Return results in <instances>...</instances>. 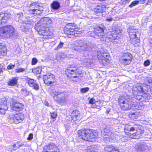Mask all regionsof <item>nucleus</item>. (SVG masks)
<instances>
[{"instance_id": "obj_22", "label": "nucleus", "mask_w": 152, "mask_h": 152, "mask_svg": "<svg viewBox=\"0 0 152 152\" xmlns=\"http://www.w3.org/2000/svg\"><path fill=\"white\" fill-rule=\"evenodd\" d=\"M7 100L5 99L3 101H2L0 103V115L5 114L6 111L8 110L7 105Z\"/></svg>"}, {"instance_id": "obj_32", "label": "nucleus", "mask_w": 152, "mask_h": 152, "mask_svg": "<svg viewBox=\"0 0 152 152\" xmlns=\"http://www.w3.org/2000/svg\"><path fill=\"white\" fill-rule=\"evenodd\" d=\"M50 114L51 119L50 122L52 123L56 120L57 115V113L55 112H50Z\"/></svg>"}, {"instance_id": "obj_48", "label": "nucleus", "mask_w": 152, "mask_h": 152, "mask_svg": "<svg viewBox=\"0 0 152 152\" xmlns=\"http://www.w3.org/2000/svg\"><path fill=\"white\" fill-rule=\"evenodd\" d=\"M113 20L112 18H107L106 19V20L107 21H110Z\"/></svg>"}, {"instance_id": "obj_14", "label": "nucleus", "mask_w": 152, "mask_h": 152, "mask_svg": "<svg viewBox=\"0 0 152 152\" xmlns=\"http://www.w3.org/2000/svg\"><path fill=\"white\" fill-rule=\"evenodd\" d=\"M52 94L54 99L58 103H62L66 101V96L63 92L55 91Z\"/></svg>"}, {"instance_id": "obj_17", "label": "nucleus", "mask_w": 152, "mask_h": 152, "mask_svg": "<svg viewBox=\"0 0 152 152\" xmlns=\"http://www.w3.org/2000/svg\"><path fill=\"white\" fill-rule=\"evenodd\" d=\"M42 152H60V151L59 149L55 143H50L43 146Z\"/></svg>"}, {"instance_id": "obj_42", "label": "nucleus", "mask_w": 152, "mask_h": 152, "mask_svg": "<svg viewBox=\"0 0 152 152\" xmlns=\"http://www.w3.org/2000/svg\"><path fill=\"white\" fill-rule=\"evenodd\" d=\"M150 64V61L148 60H146L143 63V65L144 66H149Z\"/></svg>"}, {"instance_id": "obj_9", "label": "nucleus", "mask_w": 152, "mask_h": 152, "mask_svg": "<svg viewBox=\"0 0 152 152\" xmlns=\"http://www.w3.org/2000/svg\"><path fill=\"white\" fill-rule=\"evenodd\" d=\"M14 28L11 25H7L0 27V37L7 39L15 34Z\"/></svg>"}, {"instance_id": "obj_39", "label": "nucleus", "mask_w": 152, "mask_h": 152, "mask_svg": "<svg viewBox=\"0 0 152 152\" xmlns=\"http://www.w3.org/2000/svg\"><path fill=\"white\" fill-rule=\"evenodd\" d=\"M37 59L35 57L31 59V64L32 65H35L38 62Z\"/></svg>"}, {"instance_id": "obj_5", "label": "nucleus", "mask_w": 152, "mask_h": 152, "mask_svg": "<svg viewBox=\"0 0 152 152\" xmlns=\"http://www.w3.org/2000/svg\"><path fill=\"white\" fill-rule=\"evenodd\" d=\"M82 71L80 70L75 65H71L67 67L64 71V74L69 79L78 78L80 77Z\"/></svg>"}, {"instance_id": "obj_35", "label": "nucleus", "mask_w": 152, "mask_h": 152, "mask_svg": "<svg viewBox=\"0 0 152 152\" xmlns=\"http://www.w3.org/2000/svg\"><path fill=\"white\" fill-rule=\"evenodd\" d=\"M22 94L25 96H27L29 95V92L26 88H23L21 90Z\"/></svg>"}, {"instance_id": "obj_24", "label": "nucleus", "mask_w": 152, "mask_h": 152, "mask_svg": "<svg viewBox=\"0 0 152 152\" xmlns=\"http://www.w3.org/2000/svg\"><path fill=\"white\" fill-rule=\"evenodd\" d=\"M10 18V17L8 14L0 13V25L6 23Z\"/></svg>"}, {"instance_id": "obj_31", "label": "nucleus", "mask_w": 152, "mask_h": 152, "mask_svg": "<svg viewBox=\"0 0 152 152\" xmlns=\"http://www.w3.org/2000/svg\"><path fill=\"white\" fill-rule=\"evenodd\" d=\"M42 70V68L41 66H36L33 68L32 71L33 73L35 75H38L41 73Z\"/></svg>"}, {"instance_id": "obj_2", "label": "nucleus", "mask_w": 152, "mask_h": 152, "mask_svg": "<svg viewBox=\"0 0 152 152\" xmlns=\"http://www.w3.org/2000/svg\"><path fill=\"white\" fill-rule=\"evenodd\" d=\"M124 132L125 136L131 139H139L144 132L142 126L138 124L133 126L128 124L124 126Z\"/></svg>"}, {"instance_id": "obj_4", "label": "nucleus", "mask_w": 152, "mask_h": 152, "mask_svg": "<svg viewBox=\"0 0 152 152\" xmlns=\"http://www.w3.org/2000/svg\"><path fill=\"white\" fill-rule=\"evenodd\" d=\"M118 103L121 109L124 111H129L134 106V103L130 99L124 96H120L118 99Z\"/></svg>"}, {"instance_id": "obj_37", "label": "nucleus", "mask_w": 152, "mask_h": 152, "mask_svg": "<svg viewBox=\"0 0 152 152\" xmlns=\"http://www.w3.org/2000/svg\"><path fill=\"white\" fill-rule=\"evenodd\" d=\"M139 1L135 0L132 2L131 4L129 6V7L131 8L133 6L137 5L139 3Z\"/></svg>"}, {"instance_id": "obj_46", "label": "nucleus", "mask_w": 152, "mask_h": 152, "mask_svg": "<svg viewBox=\"0 0 152 152\" xmlns=\"http://www.w3.org/2000/svg\"><path fill=\"white\" fill-rule=\"evenodd\" d=\"M146 1V0H140L139 2L141 4H144Z\"/></svg>"}, {"instance_id": "obj_33", "label": "nucleus", "mask_w": 152, "mask_h": 152, "mask_svg": "<svg viewBox=\"0 0 152 152\" xmlns=\"http://www.w3.org/2000/svg\"><path fill=\"white\" fill-rule=\"evenodd\" d=\"M97 150L96 146L92 145L87 147L86 152H96Z\"/></svg>"}, {"instance_id": "obj_29", "label": "nucleus", "mask_w": 152, "mask_h": 152, "mask_svg": "<svg viewBox=\"0 0 152 152\" xmlns=\"http://www.w3.org/2000/svg\"><path fill=\"white\" fill-rule=\"evenodd\" d=\"M23 145V144L21 143L20 142L18 141L13 143L11 145V148H10V151H15Z\"/></svg>"}, {"instance_id": "obj_44", "label": "nucleus", "mask_w": 152, "mask_h": 152, "mask_svg": "<svg viewBox=\"0 0 152 152\" xmlns=\"http://www.w3.org/2000/svg\"><path fill=\"white\" fill-rule=\"evenodd\" d=\"M33 134L31 133H30L28 135V137H27V139L28 140H31L33 139Z\"/></svg>"}, {"instance_id": "obj_21", "label": "nucleus", "mask_w": 152, "mask_h": 152, "mask_svg": "<svg viewBox=\"0 0 152 152\" xmlns=\"http://www.w3.org/2000/svg\"><path fill=\"white\" fill-rule=\"evenodd\" d=\"M26 83L29 86L35 90H38L39 89L38 84L37 83L36 80L33 78L27 77L25 79Z\"/></svg>"}, {"instance_id": "obj_3", "label": "nucleus", "mask_w": 152, "mask_h": 152, "mask_svg": "<svg viewBox=\"0 0 152 152\" xmlns=\"http://www.w3.org/2000/svg\"><path fill=\"white\" fill-rule=\"evenodd\" d=\"M77 141L79 142V140L83 141L93 142L98 137V132L95 130L88 128H84L78 130L77 132Z\"/></svg>"}, {"instance_id": "obj_51", "label": "nucleus", "mask_w": 152, "mask_h": 152, "mask_svg": "<svg viewBox=\"0 0 152 152\" xmlns=\"http://www.w3.org/2000/svg\"><path fill=\"white\" fill-rule=\"evenodd\" d=\"M3 69H2L0 67V73H1V72H3Z\"/></svg>"}, {"instance_id": "obj_10", "label": "nucleus", "mask_w": 152, "mask_h": 152, "mask_svg": "<svg viewBox=\"0 0 152 152\" xmlns=\"http://www.w3.org/2000/svg\"><path fill=\"white\" fill-rule=\"evenodd\" d=\"M24 119V115L23 113L20 112L10 115L8 118V121L10 124H17L22 122Z\"/></svg>"}, {"instance_id": "obj_7", "label": "nucleus", "mask_w": 152, "mask_h": 152, "mask_svg": "<svg viewBox=\"0 0 152 152\" xmlns=\"http://www.w3.org/2000/svg\"><path fill=\"white\" fill-rule=\"evenodd\" d=\"M77 25L75 23H68L64 28V32L67 37L73 38L81 33L80 31L77 30Z\"/></svg>"}, {"instance_id": "obj_11", "label": "nucleus", "mask_w": 152, "mask_h": 152, "mask_svg": "<svg viewBox=\"0 0 152 152\" xmlns=\"http://www.w3.org/2000/svg\"><path fill=\"white\" fill-rule=\"evenodd\" d=\"M122 32L121 29L116 28L108 32L107 37L110 41L114 42L115 40L120 39L122 35Z\"/></svg>"}, {"instance_id": "obj_41", "label": "nucleus", "mask_w": 152, "mask_h": 152, "mask_svg": "<svg viewBox=\"0 0 152 152\" xmlns=\"http://www.w3.org/2000/svg\"><path fill=\"white\" fill-rule=\"evenodd\" d=\"M25 70V69L23 68H18L15 69V72L16 73H20L24 72Z\"/></svg>"}, {"instance_id": "obj_38", "label": "nucleus", "mask_w": 152, "mask_h": 152, "mask_svg": "<svg viewBox=\"0 0 152 152\" xmlns=\"http://www.w3.org/2000/svg\"><path fill=\"white\" fill-rule=\"evenodd\" d=\"M64 43L60 42L58 45L54 49L55 50H57L61 48L63 46Z\"/></svg>"}, {"instance_id": "obj_28", "label": "nucleus", "mask_w": 152, "mask_h": 152, "mask_svg": "<svg viewBox=\"0 0 152 152\" xmlns=\"http://www.w3.org/2000/svg\"><path fill=\"white\" fill-rule=\"evenodd\" d=\"M135 30L136 29H134L132 26H130L127 29V32L131 39H134L136 37Z\"/></svg>"}, {"instance_id": "obj_30", "label": "nucleus", "mask_w": 152, "mask_h": 152, "mask_svg": "<svg viewBox=\"0 0 152 152\" xmlns=\"http://www.w3.org/2000/svg\"><path fill=\"white\" fill-rule=\"evenodd\" d=\"M52 9L56 10L58 9L61 7L60 3L57 1H53L50 5Z\"/></svg>"}, {"instance_id": "obj_34", "label": "nucleus", "mask_w": 152, "mask_h": 152, "mask_svg": "<svg viewBox=\"0 0 152 152\" xmlns=\"http://www.w3.org/2000/svg\"><path fill=\"white\" fill-rule=\"evenodd\" d=\"M81 43V42H78L76 43L74 48V50L78 51L80 49V48L82 47Z\"/></svg>"}, {"instance_id": "obj_13", "label": "nucleus", "mask_w": 152, "mask_h": 152, "mask_svg": "<svg viewBox=\"0 0 152 152\" xmlns=\"http://www.w3.org/2000/svg\"><path fill=\"white\" fill-rule=\"evenodd\" d=\"M43 80L44 83L48 86H52L57 84L55 77L52 74L44 75L43 77Z\"/></svg>"}, {"instance_id": "obj_36", "label": "nucleus", "mask_w": 152, "mask_h": 152, "mask_svg": "<svg viewBox=\"0 0 152 152\" xmlns=\"http://www.w3.org/2000/svg\"><path fill=\"white\" fill-rule=\"evenodd\" d=\"M144 146L142 145H139L136 148V151L137 152H141L144 150Z\"/></svg>"}, {"instance_id": "obj_47", "label": "nucleus", "mask_w": 152, "mask_h": 152, "mask_svg": "<svg viewBox=\"0 0 152 152\" xmlns=\"http://www.w3.org/2000/svg\"><path fill=\"white\" fill-rule=\"evenodd\" d=\"M138 87H139L140 89V90L139 91V92H141L142 93H143L144 92V91L143 88L141 86H139Z\"/></svg>"}, {"instance_id": "obj_43", "label": "nucleus", "mask_w": 152, "mask_h": 152, "mask_svg": "<svg viewBox=\"0 0 152 152\" xmlns=\"http://www.w3.org/2000/svg\"><path fill=\"white\" fill-rule=\"evenodd\" d=\"M104 131L105 135H108L110 132V130L109 129L105 128L104 129Z\"/></svg>"}, {"instance_id": "obj_25", "label": "nucleus", "mask_w": 152, "mask_h": 152, "mask_svg": "<svg viewBox=\"0 0 152 152\" xmlns=\"http://www.w3.org/2000/svg\"><path fill=\"white\" fill-rule=\"evenodd\" d=\"M141 116L140 112L138 110H134L129 113L128 117L134 120L137 119Z\"/></svg>"}, {"instance_id": "obj_12", "label": "nucleus", "mask_w": 152, "mask_h": 152, "mask_svg": "<svg viewBox=\"0 0 152 152\" xmlns=\"http://www.w3.org/2000/svg\"><path fill=\"white\" fill-rule=\"evenodd\" d=\"M133 59L132 55L130 52H126L122 54L119 58V61L121 64L127 66L131 63Z\"/></svg>"}, {"instance_id": "obj_8", "label": "nucleus", "mask_w": 152, "mask_h": 152, "mask_svg": "<svg viewBox=\"0 0 152 152\" xmlns=\"http://www.w3.org/2000/svg\"><path fill=\"white\" fill-rule=\"evenodd\" d=\"M27 11L31 15H40L43 11V6L40 5L37 1L31 2L27 6Z\"/></svg>"}, {"instance_id": "obj_49", "label": "nucleus", "mask_w": 152, "mask_h": 152, "mask_svg": "<svg viewBox=\"0 0 152 152\" xmlns=\"http://www.w3.org/2000/svg\"><path fill=\"white\" fill-rule=\"evenodd\" d=\"M110 109L107 110H106V113L107 114H108L109 113V112H110Z\"/></svg>"}, {"instance_id": "obj_26", "label": "nucleus", "mask_w": 152, "mask_h": 152, "mask_svg": "<svg viewBox=\"0 0 152 152\" xmlns=\"http://www.w3.org/2000/svg\"><path fill=\"white\" fill-rule=\"evenodd\" d=\"M18 77H12L9 78L7 82L8 86H14L17 85L18 83Z\"/></svg>"}, {"instance_id": "obj_52", "label": "nucleus", "mask_w": 152, "mask_h": 152, "mask_svg": "<svg viewBox=\"0 0 152 152\" xmlns=\"http://www.w3.org/2000/svg\"><path fill=\"white\" fill-rule=\"evenodd\" d=\"M148 3H147L146 4V5H148Z\"/></svg>"}, {"instance_id": "obj_1", "label": "nucleus", "mask_w": 152, "mask_h": 152, "mask_svg": "<svg viewBox=\"0 0 152 152\" xmlns=\"http://www.w3.org/2000/svg\"><path fill=\"white\" fill-rule=\"evenodd\" d=\"M52 23V20L50 18H42L35 25L34 28L42 38L48 39L53 34Z\"/></svg>"}, {"instance_id": "obj_53", "label": "nucleus", "mask_w": 152, "mask_h": 152, "mask_svg": "<svg viewBox=\"0 0 152 152\" xmlns=\"http://www.w3.org/2000/svg\"><path fill=\"white\" fill-rule=\"evenodd\" d=\"M48 106H49V104H48V105H47Z\"/></svg>"}, {"instance_id": "obj_50", "label": "nucleus", "mask_w": 152, "mask_h": 152, "mask_svg": "<svg viewBox=\"0 0 152 152\" xmlns=\"http://www.w3.org/2000/svg\"><path fill=\"white\" fill-rule=\"evenodd\" d=\"M137 95L136 96V99H138V100H140V99H141V96H140V97H137Z\"/></svg>"}, {"instance_id": "obj_15", "label": "nucleus", "mask_w": 152, "mask_h": 152, "mask_svg": "<svg viewBox=\"0 0 152 152\" xmlns=\"http://www.w3.org/2000/svg\"><path fill=\"white\" fill-rule=\"evenodd\" d=\"M107 9L106 4L101 3L96 6L93 9V11L95 15L100 16L103 15V13L105 12Z\"/></svg>"}, {"instance_id": "obj_40", "label": "nucleus", "mask_w": 152, "mask_h": 152, "mask_svg": "<svg viewBox=\"0 0 152 152\" xmlns=\"http://www.w3.org/2000/svg\"><path fill=\"white\" fill-rule=\"evenodd\" d=\"M89 88L88 87L82 88L80 89V91L82 93H85L89 90Z\"/></svg>"}, {"instance_id": "obj_23", "label": "nucleus", "mask_w": 152, "mask_h": 152, "mask_svg": "<svg viewBox=\"0 0 152 152\" xmlns=\"http://www.w3.org/2000/svg\"><path fill=\"white\" fill-rule=\"evenodd\" d=\"M7 52V48L6 45L0 42V58H1L6 56Z\"/></svg>"}, {"instance_id": "obj_19", "label": "nucleus", "mask_w": 152, "mask_h": 152, "mask_svg": "<svg viewBox=\"0 0 152 152\" xmlns=\"http://www.w3.org/2000/svg\"><path fill=\"white\" fill-rule=\"evenodd\" d=\"M24 105L18 102H12L10 105L11 109L16 112H20L23 110Z\"/></svg>"}, {"instance_id": "obj_6", "label": "nucleus", "mask_w": 152, "mask_h": 152, "mask_svg": "<svg viewBox=\"0 0 152 152\" xmlns=\"http://www.w3.org/2000/svg\"><path fill=\"white\" fill-rule=\"evenodd\" d=\"M96 56L99 64L103 66H107L111 62L110 54L106 50L102 49L97 51Z\"/></svg>"}, {"instance_id": "obj_27", "label": "nucleus", "mask_w": 152, "mask_h": 152, "mask_svg": "<svg viewBox=\"0 0 152 152\" xmlns=\"http://www.w3.org/2000/svg\"><path fill=\"white\" fill-rule=\"evenodd\" d=\"M105 152H120L119 149L113 145H107L104 148Z\"/></svg>"}, {"instance_id": "obj_18", "label": "nucleus", "mask_w": 152, "mask_h": 152, "mask_svg": "<svg viewBox=\"0 0 152 152\" xmlns=\"http://www.w3.org/2000/svg\"><path fill=\"white\" fill-rule=\"evenodd\" d=\"M106 28L103 23H101L98 26H96L94 28L93 32L96 35L103 37L104 35V31Z\"/></svg>"}, {"instance_id": "obj_45", "label": "nucleus", "mask_w": 152, "mask_h": 152, "mask_svg": "<svg viewBox=\"0 0 152 152\" xmlns=\"http://www.w3.org/2000/svg\"><path fill=\"white\" fill-rule=\"evenodd\" d=\"M15 66V65L12 64L11 63H10L9 65L7 66V68L8 69H11L12 68H13Z\"/></svg>"}, {"instance_id": "obj_16", "label": "nucleus", "mask_w": 152, "mask_h": 152, "mask_svg": "<svg viewBox=\"0 0 152 152\" xmlns=\"http://www.w3.org/2000/svg\"><path fill=\"white\" fill-rule=\"evenodd\" d=\"M104 102L103 100H99L96 101L94 97H93L89 99L88 103L91 105V108L100 110L103 105Z\"/></svg>"}, {"instance_id": "obj_20", "label": "nucleus", "mask_w": 152, "mask_h": 152, "mask_svg": "<svg viewBox=\"0 0 152 152\" xmlns=\"http://www.w3.org/2000/svg\"><path fill=\"white\" fill-rule=\"evenodd\" d=\"M72 120L73 121H79L81 119V114L80 111L77 109L73 110L70 115Z\"/></svg>"}]
</instances>
